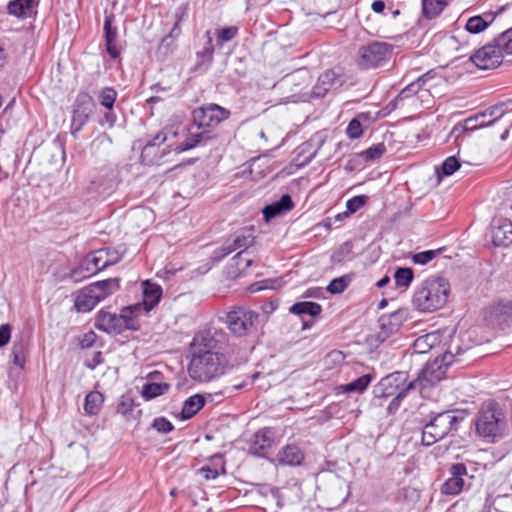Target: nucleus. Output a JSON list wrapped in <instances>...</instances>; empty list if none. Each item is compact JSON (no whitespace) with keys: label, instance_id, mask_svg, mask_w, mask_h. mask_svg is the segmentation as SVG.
<instances>
[{"label":"nucleus","instance_id":"2eb2a0df","mask_svg":"<svg viewBox=\"0 0 512 512\" xmlns=\"http://www.w3.org/2000/svg\"><path fill=\"white\" fill-rule=\"evenodd\" d=\"M275 441V431L265 427L258 430L253 437L250 451L254 455L263 456L266 451L272 448Z\"/></svg>","mask_w":512,"mask_h":512},{"label":"nucleus","instance_id":"a19ab883","mask_svg":"<svg viewBox=\"0 0 512 512\" xmlns=\"http://www.w3.org/2000/svg\"><path fill=\"white\" fill-rule=\"evenodd\" d=\"M437 337L434 334H426L418 337L414 342V348L419 353H425L433 347Z\"/></svg>","mask_w":512,"mask_h":512},{"label":"nucleus","instance_id":"f03ea898","mask_svg":"<svg viewBox=\"0 0 512 512\" xmlns=\"http://www.w3.org/2000/svg\"><path fill=\"white\" fill-rule=\"evenodd\" d=\"M228 367L229 361L223 353L195 348L188 373L194 381L206 383L223 375Z\"/></svg>","mask_w":512,"mask_h":512},{"label":"nucleus","instance_id":"423d86ee","mask_svg":"<svg viewBox=\"0 0 512 512\" xmlns=\"http://www.w3.org/2000/svg\"><path fill=\"white\" fill-rule=\"evenodd\" d=\"M504 426V414L495 403L484 405L476 418V431L483 437L495 439L500 436Z\"/></svg>","mask_w":512,"mask_h":512},{"label":"nucleus","instance_id":"0eeeda50","mask_svg":"<svg viewBox=\"0 0 512 512\" xmlns=\"http://www.w3.org/2000/svg\"><path fill=\"white\" fill-rule=\"evenodd\" d=\"M392 53V45L385 42H372L360 47L357 64L363 69L375 68L389 61Z\"/></svg>","mask_w":512,"mask_h":512},{"label":"nucleus","instance_id":"b1692460","mask_svg":"<svg viewBox=\"0 0 512 512\" xmlns=\"http://www.w3.org/2000/svg\"><path fill=\"white\" fill-rule=\"evenodd\" d=\"M162 296V289L159 285L150 283L149 281L143 282V301L142 310L149 312L152 310L160 301Z\"/></svg>","mask_w":512,"mask_h":512},{"label":"nucleus","instance_id":"1a4fd4ad","mask_svg":"<svg viewBox=\"0 0 512 512\" xmlns=\"http://www.w3.org/2000/svg\"><path fill=\"white\" fill-rule=\"evenodd\" d=\"M230 113L217 104H207L192 113L194 123L199 127L216 126L229 117Z\"/></svg>","mask_w":512,"mask_h":512},{"label":"nucleus","instance_id":"c03bdc74","mask_svg":"<svg viewBox=\"0 0 512 512\" xmlns=\"http://www.w3.org/2000/svg\"><path fill=\"white\" fill-rule=\"evenodd\" d=\"M385 152V145L383 143H378L363 151L360 156L366 161H374L379 159Z\"/></svg>","mask_w":512,"mask_h":512},{"label":"nucleus","instance_id":"9b49d317","mask_svg":"<svg viewBox=\"0 0 512 512\" xmlns=\"http://www.w3.org/2000/svg\"><path fill=\"white\" fill-rule=\"evenodd\" d=\"M122 255L113 249H100L92 253L86 260L87 268L91 274L99 272L110 265L119 262Z\"/></svg>","mask_w":512,"mask_h":512},{"label":"nucleus","instance_id":"6e6552de","mask_svg":"<svg viewBox=\"0 0 512 512\" xmlns=\"http://www.w3.org/2000/svg\"><path fill=\"white\" fill-rule=\"evenodd\" d=\"M259 314L246 307H234L227 313L226 323L229 330L237 335H246L258 322Z\"/></svg>","mask_w":512,"mask_h":512},{"label":"nucleus","instance_id":"6e6d98bb","mask_svg":"<svg viewBox=\"0 0 512 512\" xmlns=\"http://www.w3.org/2000/svg\"><path fill=\"white\" fill-rule=\"evenodd\" d=\"M117 120L116 115L111 112L110 110L106 112L100 121L101 125H107L108 128H112L115 125V122Z\"/></svg>","mask_w":512,"mask_h":512},{"label":"nucleus","instance_id":"864d4df0","mask_svg":"<svg viewBox=\"0 0 512 512\" xmlns=\"http://www.w3.org/2000/svg\"><path fill=\"white\" fill-rule=\"evenodd\" d=\"M97 335L93 331H89L83 335V338L80 341L82 348L91 347L96 341Z\"/></svg>","mask_w":512,"mask_h":512},{"label":"nucleus","instance_id":"ea45409f","mask_svg":"<svg viewBox=\"0 0 512 512\" xmlns=\"http://www.w3.org/2000/svg\"><path fill=\"white\" fill-rule=\"evenodd\" d=\"M350 282L351 277L348 275L334 278L327 286V291L331 294H340L345 291Z\"/></svg>","mask_w":512,"mask_h":512},{"label":"nucleus","instance_id":"338daca9","mask_svg":"<svg viewBox=\"0 0 512 512\" xmlns=\"http://www.w3.org/2000/svg\"><path fill=\"white\" fill-rule=\"evenodd\" d=\"M449 45L450 46H455L457 43H458V39L456 36H451L449 39Z\"/></svg>","mask_w":512,"mask_h":512},{"label":"nucleus","instance_id":"ddd939ff","mask_svg":"<svg viewBox=\"0 0 512 512\" xmlns=\"http://www.w3.org/2000/svg\"><path fill=\"white\" fill-rule=\"evenodd\" d=\"M503 106H495L486 110L485 112L476 114L473 117L468 118L465 121V128L468 130H474L486 126L492 125L496 120L504 115Z\"/></svg>","mask_w":512,"mask_h":512},{"label":"nucleus","instance_id":"c9c22d12","mask_svg":"<svg viewBox=\"0 0 512 512\" xmlns=\"http://www.w3.org/2000/svg\"><path fill=\"white\" fill-rule=\"evenodd\" d=\"M26 353L27 348L26 344L23 341L14 342L11 349V356L13 358L14 365L18 366L21 369L24 368L26 363Z\"/></svg>","mask_w":512,"mask_h":512},{"label":"nucleus","instance_id":"0e129e2a","mask_svg":"<svg viewBox=\"0 0 512 512\" xmlns=\"http://www.w3.org/2000/svg\"><path fill=\"white\" fill-rule=\"evenodd\" d=\"M6 51L4 45L0 42V68H2L6 61Z\"/></svg>","mask_w":512,"mask_h":512},{"label":"nucleus","instance_id":"49530a36","mask_svg":"<svg viewBox=\"0 0 512 512\" xmlns=\"http://www.w3.org/2000/svg\"><path fill=\"white\" fill-rule=\"evenodd\" d=\"M238 31H239V29L237 26H230V27L223 28L218 33L217 41H218L219 45H222L223 43L232 40L238 34Z\"/></svg>","mask_w":512,"mask_h":512},{"label":"nucleus","instance_id":"79ce46f5","mask_svg":"<svg viewBox=\"0 0 512 512\" xmlns=\"http://www.w3.org/2000/svg\"><path fill=\"white\" fill-rule=\"evenodd\" d=\"M442 249L438 250H427L418 253H414L411 255V261L416 265H426L430 261H432Z\"/></svg>","mask_w":512,"mask_h":512},{"label":"nucleus","instance_id":"72a5a7b5","mask_svg":"<svg viewBox=\"0 0 512 512\" xmlns=\"http://www.w3.org/2000/svg\"><path fill=\"white\" fill-rule=\"evenodd\" d=\"M289 311L296 315L317 316L321 313L322 307L315 302H298L292 305Z\"/></svg>","mask_w":512,"mask_h":512},{"label":"nucleus","instance_id":"603ef678","mask_svg":"<svg viewBox=\"0 0 512 512\" xmlns=\"http://www.w3.org/2000/svg\"><path fill=\"white\" fill-rule=\"evenodd\" d=\"M276 282H277L276 280H271V279L257 282V283L252 284L249 287V290H250V292L254 293V292H258V291L265 290V289H274L276 287L275 286Z\"/></svg>","mask_w":512,"mask_h":512},{"label":"nucleus","instance_id":"052dcab7","mask_svg":"<svg viewBox=\"0 0 512 512\" xmlns=\"http://www.w3.org/2000/svg\"><path fill=\"white\" fill-rule=\"evenodd\" d=\"M371 8L375 13H382L385 9V3L381 0L374 1Z\"/></svg>","mask_w":512,"mask_h":512},{"label":"nucleus","instance_id":"f3484780","mask_svg":"<svg viewBox=\"0 0 512 512\" xmlns=\"http://www.w3.org/2000/svg\"><path fill=\"white\" fill-rule=\"evenodd\" d=\"M408 312L406 309H398L389 315H384L380 318L381 333L383 337L399 330L404 321H406Z\"/></svg>","mask_w":512,"mask_h":512},{"label":"nucleus","instance_id":"3c124183","mask_svg":"<svg viewBox=\"0 0 512 512\" xmlns=\"http://www.w3.org/2000/svg\"><path fill=\"white\" fill-rule=\"evenodd\" d=\"M12 333V326L10 324H2L0 325V348L6 346L10 339Z\"/></svg>","mask_w":512,"mask_h":512},{"label":"nucleus","instance_id":"a878e982","mask_svg":"<svg viewBox=\"0 0 512 512\" xmlns=\"http://www.w3.org/2000/svg\"><path fill=\"white\" fill-rule=\"evenodd\" d=\"M337 82L338 78L336 73L333 70H326L318 77L312 93L317 98L324 97L325 94L337 84Z\"/></svg>","mask_w":512,"mask_h":512},{"label":"nucleus","instance_id":"6ab92c4d","mask_svg":"<svg viewBox=\"0 0 512 512\" xmlns=\"http://www.w3.org/2000/svg\"><path fill=\"white\" fill-rule=\"evenodd\" d=\"M121 321L119 315L101 310L98 312L95 327L106 333L120 334Z\"/></svg>","mask_w":512,"mask_h":512},{"label":"nucleus","instance_id":"4be33fe9","mask_svg":"<svg viewBox=\"0 0 512 512\" xmlns=\"http://www.w3.org/2000/svg\"><path fill=\"white\" fill-rule=\"evenodd\" d=\"M293 207L294 203L290 195L285 194L278 201L264 207L263 217L266 222H269L274 217L292 210Z\"/></svg>","mask_w":512,"mask_h":512},{"label":"nucleus","instance_id":"37998d69","mask_svg":"<svg viewBox=\"0 0 512 512\" xmlns=\"http://www.w3.org/2000/svg\"><path fill=\"white\" fill-rule=\"evenodd\" d=\"M495 43L499 45L504 54H512V27L500 34L495 39Z\"/></svg>","mask_w":512,"mask_h":512},{"label":"nucleus","instance_id":"5701e85b","mask_svg":"<svg viewBox=\"0 0 512 512\" xmlns=\"http://www.w3.org/2000/svg\"><path fill=\"white\" fill-rule=\"evenodd\" d=\"M490 321L493 324L505 328L512 323V303H499L490 311Z\"/></svg>","mask_w":512,"mask_h":512},{"label":"nucleus","instance_id":"4468645a","mask_svg":"<svg viewBox=\"0 0 512 512\" xmlns=\"http://www.w3.org/2000/svg\"><path fill=\"white\" fill-rule=\"evenodd\" d=\"M91 113V103L87 96H80L76 99L71 120L73 134L79 132L87 123Z\"/></svg>","mask_w":512,"mask_h":512},{"label":"nucleus","instance_id":"2f4dec72","mask_svg":"<svg viewBox=\"0 0 512 512\" xmlns=\"http://www.w3.org/2000/svg\"><path fill=\"white\" fill-rule=\"evenodd\" d=\"M170 385L165 382H148L142 387L141 395L145 400H151L168 392Z\"/></svg>","mask_w":512,"mask_h":512},{"label":"nucleus","instance_id":"e433bc0d","mask_svg":"<svg viewBox=\"0 0 512 512\" xmlns=\"http://www.w3.org/2000/svg\"><path fill=\"white\" fill-rule=\"evenodd\" d=\"M353 251V244L350 241L342 243L331 255V262L333 264H339L350 258Z\"/></svg>","mask_w":512,"mask_h":512},{"label":"nucleus","instance_id":"4c0bfd02","mask_svg":"<svg viewBox=\"0 0 512 512\" xmlns=\"http://www.w3.org/2000/svg\"><path fill=\"white\" fill-rule=\"evenodd\" d=\"M117 95V91L114 88L104 87L99 91V102L104 108L112 110L117 99Z\"/></svg>","mask_w":512,"mask_h":512},{"label":"nucleus","instance_id":"f704fd0d","mask_svg":"<svg viewBox=\"0 0 512 512\" xmlns=\"http://www.w3.org/2000/svg\"><path fill=\"white\" fill-rule=\"evenodd\" d=\"M447 5V0H422L423 14L426 18H435Z\"/></svg>","mask_w":512,"mask_h":512},{"label":"nucleus","instance_id":"f8f14e48","mask_svg":"<svg viewBox=\"0 0 512 512\" xmlns=\"http://www.w3.org/2000/svg\"><path fill=\"white\" fill-rule=\"evenodd\" d=\"M467 474V469L464 464H453L450 468V475L442 485L441 492L446 495H457L464 487L465 481L463 476Z\"/></svg>","mask_w":512,"mask_h":512},{"label":"nucleus","instance_id":"58836bf2","mask_svg":"<svg viewBox=\"0 0 512 512\" xmlns=\"http://www.w3.org/2000/svg\"><path fill=\"white\" fill-rule=\"evenodd\" d=\"M413 277L414 274L411 268H398L394 273V280L397 287L408 288Z\"/></svg>","mask_w":512,"mask_h":512},{"label":"nucleus","instance_id":"de8ad7c7","mask_svg":"<svg viewBox=\"0 0 512 512\" xmlns=\"http://www.w3.org/2000/svg\"><path fill=\"white\" fill-rule=\"evenodd\" d=\"M367 197L364 195L354 196L346 203V208L350 213H355L361 209L366 203Z\"/></svg>","mask_w":512,"mask_h":512},{"label":"nucleus","instance_id":"09e8293b","mask_svg":"<svg viewBox=\"0 0 512 512\" xmlns=\"http://www.w3.org/2000/svg\"><path fill=\"white\" fill-rule=\"evenodd\" d=\"M346 133L350 139H357L361 137L363 130L360 121L357 119H352L348 124Z\"/></svg>","mask_w":512,"mask_h":512},{"label":"nucleus","instance_id":"f257e3e1","mask_svg":"<svg viewBox=\"0 0 512 512\" xmlns=\"http://www.w3.org/2000/svg\"><path fill=\"white\" fill-rule=\"evenodd\" d=\"M453 357V353L450 350L443 355L441 361L436 359L433 363L427 364L418 378L407 384V374L405 372H396L384 377L378 385V390L381 391L380 397L388 398L394 396L389 409L398 407L399 402L406 397L410 390L417 387L420 389L426 388L440 381L445 374V368L453 362Z\"/></svg>","mask_w":512,"mask_h":512},{"label":"nucleus","instance_id":"473e14b6","mask_svg":"<svg viewBox=\"0 0 512 512\" xmlns=\"http://www.w3.org/2000/svg\"><path fill=\"white\" fill-rule=\"evenodd\" d=\"M103 404V396L98 391H92L85 397L84 410L87 415H97Z\"/></svg>","mask_w":512,"mask_h":512},{"label":"nucleus","instance_id":"4d7b16f0","mask_svg":"<svg viewBox=\"0 0 512 512\" xmlns=\"http://www.w3.org/2000/svg\"><path fill=\"white\" fill-rule=\"evenodd\" d=\"M200 473L203 474V476L207 479V480H214L218 477L219 473L216 469H213V468H210L208 466L206 467H202L200 469Z\"/></svg>","mask_w":512,"mask_h":512},{"label":"nucleus","instance_id":"7ed1b4c3","mask_svg":"<svg viewBox=\"0 0 512 512\" xmlns=\"http://www.w3.org/2000/svg\"><path fill=\"white\" fill-rule=\"evenodd\" d=\"M450 291L449 283L442 277H429L415 290L413 306L421 312L440 309L447 301Z\"/></svg>","mask_w":512,"mask_h":512},{"label":"nucleus","instance_id":"e2e57ef3","mask_svg":"<svg viewBox=\"0 0 512 512\" xmlns=\"http://www.w3.org/2000/svg\"><path fill=\"white\" fill-rule=\"evenodd\" d=\"M247 383H248V382H247V380L245 379V380H243V381H242L241 383H239V384H235V385H233L232 387H227V388H225V392H226V393H232V392H233V391H235V390H240V389L244 388V387L247 385Z\"/></svg>","mask_w":512,"mask_h":512},{"label":"nucleus","instance_id":"a211bd4d","mask_svg":"<svg viewBox=\"0 0 512 512\" xmlns=\"http://www.w3.org/2000/svg\"><path fill=\"white\" fill-rule=\"evenodd\" d=\"M38 0H11L7 5L8 13L17 18H31L37 14Z\"/></svg>","mask_w":512,"mask_h":512},{"label":"nucleus","instance_id":"412c9836","mask_svg":"<svg viewBox=\"0 0 512 512\" xmlns=\"http://www.w3.org/2000/svg\"><path fill=\"white\" fill-rule=\"evenodd\" d=\"M144 310H142L141 304H135L128 307H125L121 310L119 314L121 321V329L122 332L124 330H137L140 327L139 316L142 314Z\"/></svg>","mask_w":512,"mask_h":512},{"label":"nucleus","instance_id":"393cba45","mask_svg":"<svg viewBox=\"0 0 512 512\" xmlns=\"http://www.w3.org/2000/svg\"><path fill=\"white\" fill-rule=\"evenodd\" d=\"M113 17L108 16L104 22L105 45L111 58L116 59L120 55V46L117 41V29L112 27Z\"/></svg>","mask_w":512,"mask_h":512},{"label":"nucleus","instance_id":"20e7f679","mask_svg":"<svg viewBox=\"0 0 512 512\" xmlns=\"http://www.w3.org/2000/svg\"><path fill=\"white\" fill-rule=\"evenodd\" d=\"M119 289V280L110 278L97 281L80 289L74 300V307L77 312H90L95 306Z\"/></svg>","mask_w":512,"mask_h":512},{"label":"nucleus","instance_id":"a18cd8bd","mask_svg":"<svg viewBox=\"0 0 512 512\" xmlns=\"http://www.w3.org/2000/svg\"><path fill=\"white\" fill-rule=\"evenodd\" d=\"M460 168V162L455 156H450L444 160L441 165L443 176H450Z\"/></svg>","mask_w":512,"mask_h":512},{"label":"nucleus","instance_id":"39448f33","mask_svg":"<svg viewBox=\"0 0 512 512\" xmlns=\"http://www.w3.org/2000/svg\"><path fill=\"white\" fill-rule=\"evenodd\" d=\"M453 411L438 413L427 423L422 432V443L431 446L446 437L450 432L457 431L458 424L463 420Z\"/></svg>","mask_w":512,"mask_h":512},{"label":"nucleus","instance_id":"aec40b11","mask_svg":"<svg viewBox=\"0 0 512 512\" xmlns=\"http://www.w3.org/2000/svg\"><path fill=\"white\" fill-rule=\"evenodd\" d=\"M497 15L498 13L487 11L481 15L470 17L465 24V29L471 34H479L494 22Z\"/></svg>","mask_w":512,"mask_h":512},{"label":"nucleus","instance_id":"774afa93","mask_svg":"<svg viewBox=\"0 0 512 512\" xmlns=\"http://www.w3.org/2000/svg\"><path fill=\"white\" fill-rule=\"evenodd\" d=\"M508 134H509V130L506 129L500 136L501 140L504 141L507 137H508Z\"/></svg>","mask_w":512,"mask_h":512},{"label":"nucleus","instance_id":"cd10ccee","mask_svg":"<svg viewBox=\"0 0 512 512\" xmlns=\"http://www.w3.org/2000/svg\"><path fill=\"white\" fill-rule=\"evenodd\" d=\"M303 458V453L295 445H286L277 454V460L281 465L298 466Z\"/></svg>","mask_w":512,"mask_h":512},{"label":"nucleus","instance_id":"c756f323","mask_svg":"<svg viewBox=\"0 0 512 512\" xmlns=\"http://www.w3.org/2000/svg\"><path fill=\"white\" fill-rule=\"evenodd\" d=\"M205 404V399L199 394L189 397L183 404L181 415L183 419L192 418Z\"/></svg>","mask_w":512,"mask_h":512},{"label":"nucleus","instance_id":"c85d7f7f","mask_svg":"<svg viewBox=\"0 0 512 512\" xmlns=\"http://www.w3.org/2000/svg\"><path fill=\"white\" fill-rule=\"evenodd\" d=\"M493 243L496 246H508L512 243V221L505 220L495 226L492 231Z\"/></svg>","mask_w":512,"mask_h":512},{"label":"nucleus","instance_id":"69168bd1","mask_svg":"<svg viewBox=\"0 0 512 512\" xmlns=\"http://www.w3.org/2000/svg\"><path fill=\"white\" fill-rule=\"evenodd\" d=\"M389 282H390V278L388 276H384L376 283V285H377V287L382 288V287L386 286Z\"/></svg>","mask_w":512,"mask_h":512},{"label":"nucleus","instance_id":"13d9d810","mask_svg":"<svg viewBox=\"0 0 512 512\" xmlns=\"http://www.w3.org/2000/svg\"><path fill=\"white\" fill-rule=\"evenodd\" d=\"M191 137H192V141L194 142V144L196 146L198 144H200L202 141L208 140L210 138L209 135L205 132L192 134Z\"/></svg>","mask_w":512,"mask_h":512},{"label":"nucleus","instance_id":"5fc2aeb1","mask_svg":"<svg viewBox=\"0 0 512 512\" xmlns=\"http://www.w3.org/2000/svg\"><path fill=\"white\" fill-rule=\"evenodd\" d=\"M165 140H166V136L164 133H162V132L157 133L154 136V138L152 140L148 141V143L145 145L144 151H147L151 147L159 146V145L163 144L165 142Z\"/></svg>","mask_w":512,"mask_h":512},{"label":"nucleus","instance_id":"7c9ffc66","mask_svg":"<svg viewBox=\"0 0 512 512\" xmlns=\"http://www.w3.org/2000/svg\"><path fill=\"white\" fill-rule=\"evenodd\" d=\"M371 382V376L366 374L362 375L356 380L337 387V393H363Z\"/></svg>","mask_w":512,"mask_h":512},{"label":"nucleus","instance_id":"9d476101","mask_svg":"<svg viewBox=\"0 0 512 512\" xmlns=\"http://www.w3.org/2000/svg\"><path fill=\"white\" fill-rule=\"evenodd\" d=\"M502 49L495 43V40L491 44H487L477 50L473 55L470 56V60L482 70L494 69L498 67L504 57Z\"/></svg>","mask_w":512,"mask_h":512},{"label":"nucleus","instance_id":"8fccbe9b","mask_svg":"<svg viewBox=\"0 0 512 512\" xmlns=\"http://www.w3.org/2000/svg\"><path fill=\"white\" fill-rule=\"evenodd\" d=\"M152 426L160 433H168L174 428L172 423L164 417L155 418Z\"/></svg>","mask_w":512,"mask_h":512},{"label":"nucleus","instance_id":"bf43d9fd","mask_svg":"<svg viewBox=\"0 0 512 512\" xmlns=\"http://www.w3.org/2000/svg\"><path fill=\"white\" fill-rule=\"evenodd\" d=\"M130 409L131 405L125 401L120 402L117 406V412L122 415L127 414L130 411Z\"/></svg>","mask_w":512,"mask_h":512},{"label":"nucleus","instance_id":"680f3d73","mask_svg":"<svg viewBox=\"0 0 512 512\" xmlns=\"http://www.w3.org/2000/svg\"><path fill=\"white\" fill-rule=\"evenodd\" d=\"M194 147H196V145L194 144V142L192 141V137L190 136L180 145V150L186 151Z\"/></svg>","mask_w":512,"mask_h":512},{"label":"nucleus","instance_id":"dca6fc26","mask_svg":"<svg viewBox=\"0 0 512 512\" xmlns=\"http://www.w3.org/2000/svg\"><path fill=\"white\" fill-rule=\"evenodd\" d=\"M254 242V237L252 234V231L249 229L241 230L238 234L235 235L233 241L231 243L226 244L222 248V254L219 256V258H223L230 253L234 252L235 250L241 249L235 258L241 259V255L245 249L250 247Z\"/></svg>","mask_w":512,"mask_h":512},{"label":"nucleus","instance_id":"bb28decb","mask_svg":"<svg viewBox=\"0 0 512 512\" xmlns=\"http://www.w3.org/2000/svg\"><path fill=\"white\" fill-rule=\"evenodd\" d=\"M429 79H431L429 72L418 77L416 81L411 82L401 90V92L396 97V101L405 100L418 93H427L428 89L425 88V86L427 85Z\"/></svg>","mask_w":512,"mask_h":512}]
</instances>
